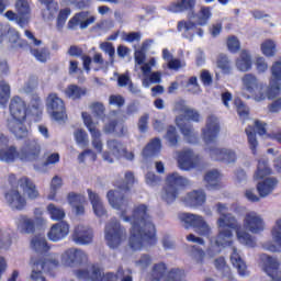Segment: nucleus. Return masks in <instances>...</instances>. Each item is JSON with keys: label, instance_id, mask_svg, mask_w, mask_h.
I'll use <instances>...</instances> for the list:
<instances>
[{"label": "nucleus", "instance_id": "nucleus-62", "mask_svg": "<svg viewBox=\"0 0 281 281\" xmlns=\"http://www.w3.org/2000/svg\"><path fill=\"white\" fill-rule=\"evenodd\" d=\"M109 104H112L113 106H117L119 109H122L124 104H126V100L124 97L120 94H112L109 98Z\"/></svg>", "mask_w": 281, "mask_h": 281}, {"label": "nucleus", "instance_id": "nucleus-27", "mask_svg": "<svg viewBox=\"0 0 281 281\" xmlns=\"http://www.w3.org/2000/svg\"><path fill=\"white\" fill-rule=\"evenodd\" d=\"M69 235V224L66 222H58L54 224L49 232L47 233L48 238L53 243H58V240H63V238H67Z\"/></svg>", "mask_w": 281, "mask_h": 281}, {"label": "nucleus", "instance_id": "nucleus-12", "mask_svg": "<svg viewBox=\"0 0 281 281\" xmlns=\"http://www.w3.org/2000/svg\"><path fill=\"white\" fill-rule=\"evenodd\" d=\"M31 263H32L31 280L47 281L45 280V277H43V273H48L50 276H54V269L58 267V259L36 260L32 258Z\"/></svg>", "mask_w": 281, "mask_h": 281}, {"label": "nucleus", "instance_id": "nucleus-53", "mask_svg": "<svg viewBox=\"0 0 281 281\" xmlns=\"http://www.w3.org/2000/svg\"><path fill=\"white\" fill-rule=\"evenodd\" d=\"M10 100V85L5 81L0 82V106H5Z\"/></svg>", "mask_w": 281, "mask_h": 281}, {"label": "nucleus", "instance_id": "nucleus-35", "mask_svg": "<svg viewBox=\"0 0 281 281\" xmlns=\"http://www.w3.org/2000/svg\"><path fill=\"white\" fill-rule=\"evenodd\" d=\"M88 196L90 199L95 216H104V214H106V210L104 209V204L102 203V199H100V195L91 191V189H88Z\"/></svg>", "mask_w": 281, "mask_h": 281}, {"label": "nucleus", "instance_id": "nucleus-26", "mask_svg": "<svg viewBox=\"0 0 281 281\" xmlns=\"http://www.w3.org/2000/svg\"><path fill=\"white\" fill-rule=\"evenodd\" d=\"M271 236H272V240L268 241L266 244H263V248L267 249V251H280L281 250V218L277 220L274 223V226L271 229Z\"/></svg>", "mask_w": 281, "mask_h": 281}, {"label": "nucleus", "instance_id": "nucleus-10", "mask_svg": "<svg viewBox=\"0 0 281 281\" xmlns=\"http://www.w3.org/2000/svg\"><path fill=\"white\" fill-rule=\"evenodd\" d=\"M104 236L108 246L111 249H115L120 247L122 244V239L126 238V231L122 228L117 218H112L106 225L104 229Z\"/></svg>", "mask_w": 281, "mask_h": 281}, {"label": "nucleus", "instance_id": "nucleus-59", "mask_svg": "<svg viewBox=\"0 0 281 281\" xmlns=\"http://www.w3.org/2000/svg\"><path fill=\"white\" fill-rule=\"evenodd\" d=\"M75 139L79 146L89 145V138H88L87 132H85L83 130H77L75 132Z\"/></svg>", "mask_w": 281, "mask_h": 281}, {"label": "nucleus", "instance_id": "nucleus-45", "mask_svg": "<svg viewBox=\"0 0 281 281\" xmlns=\"http://www.w3.org/2000/svg\"><path fill=\"white\" fill-rule=\"evenodd\" d=\"M271 175V167H269V161L265 158L258 161L257 170L254 175V179H265Z\"/></svg>", "mask_w": 281, "mask_h": 281}, {"label": "nucleus", "instance_id": "nucleus-36", "mask_svg": "<svg viewBox=\"0 0 281 281\" xmlns=\"http://www.w3.org/2000/svg\"><path fill=\"white\" fill-rule=\"evenodd\" d=\"M15 225L21 234H33L34 232V220L25 215H20L15 220Z\"/></svg>", "mask_w": 281, "mask_h": 281}, {"label": "nucleus", "instance_id": "nucleus-63", "mask_svg": "<svg viewBox=\"0 0 281 281\" xmlns=\"http://www.w3.org/2000/svg\"><path fill=\"white\" fill-rule=\"evenodd\" d=\"M227 47L231 52L236 53L240 49V42L236 36H231L227 40Z\"/></svg>", "mask_w": 281, "mask_h": 281}, {"label": "nucleus", "instance_id": "nucleus-42", "mask_svg": "<svg viewBox=\"0 0 281 281\" xmlns=\"http://www.w3.org/2000/svg\"><path fill=\"white\" fill-rule=\"evenodd\" d=\"M38 1L40 3H43L44 5H46V8L43 9L42 11L43 19H45L46 21L54 19V14L58 12V3L54 2V0H38Z\"/></svg>", "mask_w": 281, "mask_h": 281}, {"label": "nucleus", "instance_id": "nucleus-40", "mask_svg": "<svg viewBox=\"0 0 281 281\" xmlns=\"http://www.w3.org/2000/svg\"><path fill=\"white\" fill-rule=\"evenodd\" d=\"M241 85L244 91L255 93L256 89H258V77H256L254 74H246L241 78Z\"/></svg>", "mask_w": 281, "mask_h": 281}, {"label": "nucleus", "instance_id": "nucleus-31", "mask_svg": "<svg viewBox=\"0 0 281 281\" xmlns=\"http://www.w3.org/2000/svg\"><path fill=\"white\" fill-rule=\"evenodd\" d=\"M18 184L29 199H38V189H36V184L34 183V181H32V179L27 177H22L19 179Z\"/></svg>", "mask_w": 281, "mask_h": 281}, {"label": "nucleus", "instance_id": "nucleus-15", "mask_svg": "<svg viewBox=\"0 0 281 281\" xmlns=\"http://www.w3.org/2000/svg\"><path fill=\"white\" fill-rule=\"evenodd\" d=\"M46 106L52 113V117L56 122H65L67 120V113L65 112V101L56 93H50L46 100Z\"/></svg>", "mask_w": 281, "mask_h": 281}, {"label": "nucleus", "instance_id": "nucleus-5", "mask_svg": "<svg viewBox=\"0 0 281 281\" xmlns=\"http://www.w3.org/2000/svg\"><path fill=\"white\" fill-rule=\"evenodd\" d=\"M188 21L182 20L178 22V32H182L183 38H189L192 41L194 38V30H196V25H207L210 19H212V8L210 7H201L198 13L189 12Z\"/></svg>", "mask_w": 281, "mask_h": 281}, {"label": "nucleus", "instance_id": "nucleus-64", "mask_svg": "<svg viewBox=\"0 0 281 281\" xmlns=\"http://www.w3.org/2000/svg\"><path fill=\"white\" fill-rule=\"evenodd\" d=\"M91 109H92V113H94V115L99 117V120H104V104L93 103L91 105Z\"/></svg>", "mask_w": 281, "mask_h": 281}, {"label": "nucleus", "instance_id": "nucleus-52", "mask_svg": "<svg viewBox=\"0 0 281 281\" xmlns=\"http://www.w3.org/2000/svg\"><path fill=\"white\" fill-rule=\"evenodd\" d=\"M246 135L248 137L249 148L252 155H256V148H258V139L256 138V130L252 126L246 128Z\"/></svg>", "mask_w": 281, "mask_h": 281}, {"label": "nucleus", "instance_id": "nucleus-8", "mask_svg": "<svg viewBox=\"0 0 281 281\" xmlns=\"http://www.w3.org/2000/svg\"><path fill=\"white\" fill-rule=\"evenodd\" d=\"M74 274L78 280H91V281H117V278L124 276V268L117 269V274L113 272H106L102 276V269L100 266H92L90 270L79 269L75 270Z\"/></svg>", "mask_w": 281, "mask_h": 281}, {"label": "nucleus", "instance_id": "nucleus-3", "mask_svg": "<svg viewBox=\"0 0 281 281\" xmlns=\"http://www.w3.org/2000/svg\"><path fill=\"white\" fill-rule=\"evenodd\" d=\"M9 111L12 120L8 121V128L18 139L27 135V127L23 122L27 117V104L21 97H13L9 104Z\"/></svg>", "mask_w": 281, "mask_h": 281}, {"label": "nucleus", "instance_id": "nucleus-58", "mask_svg": "<svg viewBox=\"0 0 281 281\" xmlns=\"http://www.w3.org/2000/svg\"><path fill=\"white\" fill-rule=\"evenodd\" d=\"M100 48L102 49V52L108 54V56H110V63H111V65H113V63H115V60H114L115 47H113V44H111L109 42H104L100 45Z\"/></svg>", "mask_w": 281, "mask_h": 281}, {"label": "nucleus", "instance_id": "nucleus-1", "mask_svg": "<svg viewBox=\"0 0 281 281\" xmlns=\"http://www.w3.org/2000/svg\"><path fill=\"white\" fill-rule=\"evenodd\" d=\"M106 196L111 207L121 212V218L132 225L128 245L133 251H142L146 247L157 245L155 224L148 214V206L146 204L134 206L132 215L128 216L126 215L128 203H131L128 198L121 194L120 191L113 190H110Z\"/></svg>", "mask_w": 281, "mask_h": 281}, {"label": "nucleus", "instance_id": "nucleus-34", "mask_svg": "<svg viewBox=\"0 0 281 281\" xmlns=\"http://www.w3.org/2000/svg\"><path fill=\"white\" fill-rule=\"evenodd\" d=\"M175 110L179 111V113H183L188 120H191V122H201V114L199 111L188 108V105H186V101L177 102Z\"/></svg>", "mask_w": 281, "mask_h": 281}, {"label": "nucleus", "instance_id": "nucleus-23", "mask_svg": "<svg viewBox=\"0 0 281 281\" xmlns=\"http://www.w3.org/2000/svg\"><path fill=\"white\" fill-rule=\"evenodd\" d=\"M82 120L86 124L87 128L90 131V135L92 137V146L95 149L97 153H102V134L93 126V122L91 121V115L87 112H82Z\"/></svg>", "mask_w": 281, "mask_h": 281}, {"label": "nucleus", "instance_id": "nucleus-39", "mask_svg": "<svg viewBox=\"0 0 281 281\" xmlns=\"http://www.w3.org/2000/svg\"><path fill=\"white\" fill-rule=\"evenodd\" d=\"M64 93L66 98H69V100H80V98H85V95H87V89L77 85H69L65 89Z\"/></svg>", "mask_w": 281, "mask_h": 281}, {"label": "nucleus", "instance_id": "nucleus-29", "mask_svg": "<svg viewBox=\"0 0 281 281\" xmlns=\"http://www.w3.org/2000/svg\"><path fill=\"white\" fill-rule=\"evenodd\" d=\"M184 205L187 207H200V205H203L206 201L205 192L202 190L192 191L189 192L183 199H182Z\"/></svg>", "mask_w": 281, "mask_h": 281}, {"label": "nucleus", "instance_id": "nucleus-6", "mask_svg": "<svg viewBox=\"0 0 281 281\" xmlns=\"http://www.w3.org/2000/svg\"><path fill=\"white\" fill-rule=\"evenodd\" d=\"M270 80L267 93L259 92L255 95L256 102H262V100H273L281 93V58L276 60L270 68Z\"/></svg>", "mask_w": 281, "mask_h": 281}, {"label": "nucleus", "instance_id": "nucleus-24", "mask_svg": "<svg viewBox=\"0 0 281 281\" xmlns=\"http://www.w3.org/2000/svg\"><path fill=\"white\" fill-rule=\"evenodd\" d=\"M260 267L269 278L272 280H277L278 278V270L280 269V261L278 259L269 256V255H261L260 257Z\"/></svg>", "mask_w": 281, "mask_h": 281}, {"label": "nucleus", "instance_id": "nucleus-30", "mask_svg": "<svg viewBox=\"0 0 281 281\" xmlns=\"http://www.w3.org/2000/svg\"><path fill=\"white\" fill-rule=\"evenodd\" d=\"M4 199L7 203H9L10 207H12V210H23V207L27 205L25 198L21 195L19 190H11L7 192Z\"/></svg>", "mask_w": 281, "mask_h": 281}, {"label": "nucleus", "instance_id": "nucleus-47", "mask_svg": "<svg viewBox=\"0 0 281 281\" xmlns=\"http://www.w3.org/2000/svg\"><path fill=\"white\" fill-rule=\"evenodd\" d=\"M108 149L112 151L113 157H122L124 155V144L117 139H109L106 142Z\"/></svg>", "mask_w": 281, "mask_h": 281}, {"label": "nucleus", "instance_id": "nucleus-38", "mask_svg": "<svg viewBox=\"0 0 281 281\" xmlns=\"http://www.w3.org/2000/svg\"><path fill=\"white\" fill-rule=\"evenodd\" d=\"M214 267L221 273L222 278H225L227 281L234 280V274H232V269L227 266L225 258L220 257L214 260Z\"/></svg>", "mask_w": 281, "mask_h": 281}, {"label": "nucleus", "instance_id": "nucleus-60", "mask_svg": "<svg viewBox=\"0 0 281 281\" xmlns=\"http://www.w3.org/2000/svg\"><path fill=\"white\" fill-rule=\"evenodd\" d=\"M155 65H157V60L155 59V57H151L147 63L143 64L140 69L143 71L144 78H147L150 74H153L151 71Z\"/></svg>", "mask_w": 281, "mask_h": 281}, {"label": "nucleus", "instance_id": "nucleus-49", "mask_svg": "<svg viewBox=\"0 0 281 281\" xmlns=\"http://www.w3.org/2000/svg\"><path fill=\"white\" fill-rule=\"evenodd\" d=\"M261 52L263 56L273 58L276 56V42L273 40H266L261 44Z\"/></svg>", "mask_w": 281, "mask_h": 281}, {"label": "nucleus", "instance_id": "nucleus-50", "mask_svg": "<svg viewBox=\"0 0 281 281\" xmlns=\"http://www.w3.org/2000/svg\"><path fill=\"white\" fill-rule=\"evenodd\" d=\"M47 212L52 218V221H63L65 218V210L56 206L55 204L47 205Z\"/></svg>", "mask_w": 281, "mask_h": 281}, {"label": "nucleus", "instance_id": "nucleus-61", "mask_svg": "<svg viewBox=\"0 0 281 281\" xmlns=\"http://www.w3.org/2000/svg\"><path fill=\"white\" fill-rule=\"evenodd\" d=\"M235 106L237 109V113L239 117L245 119L247 117V115H249V108H247V105H245V103H243L240 99L235 100Z\"/></svg>", "mask_w": 281, "mask_h": 281}, {"label": "nucleus", "instance_id": "nucleus-56", "mask_svg": "<svg viewBox=\"0 0 281 281\" xmlns=\"http://www.w3.org/2000/svg\"><path fill=\"white\" fill-rule=\"evenodd\" d=\"M71 14V9L65 8L59 11V14L57 16V27L59 30H63L65 27V23H67V20L69 19Z\"/></svg>", "mask_w": 281, "mask_h": 281}, {"label": "nucleus", "instance_id": "nucleus-43", "mask_svg": "<svg viewBox=\"0 0 281 281\" xmlns=\"http://www.w3.org/2000/svg\"><path fill=\"white\" fill-rule=\"evenodd\" d=\"M236 67L239 71H249L251 69V55L247 50H243L236 60Z\"/></svg>", "mask_w": 281, "mask_h": 281}, {"label": "nucleus", "instance_id": "nucleus-44", "mask_svg": "<svg viewBox=\"0 0 281 281\" xmlns=\"http://www.w3.org/2000/svg\"><path fill=\"white\" fill-rule=\"evenodd\" d=\"M161 151V139L154 138L147 146L143 149V157H155Z\"/></svg>", "mask_w": 281, "mask_h": 281}, {"label": "nucleus", "instance_id": "nucleus-32", "mask_svg": "<svg viewBox=\"0 0 281 281\" xmlns=\"http://www.w3.org/2000/svg\"><path fill=\"white\" fill-rule=\"evenodd\" d=\"M194 8H196V0H180L171 3L168 10L175 14H179L180 12H194Z\"/></svg>", "mask_w": 281, "mask_h": 281}, {"label": "nucleus", "instance_id": "nucleus-11", "mask_svg": "<svg viewBox=\"0 0 281 281\" xmlns=\"http://www.w3.org/2000/svg\"><path fill=\"white\" fill-rule=\"evenodd\" d=\"M15 11L9 10L4 13L8 21H15L20 27H25L30 23V14L32 9L30 8V2L27 0L15 1Z\"/></svg>", "mask_w": 281, "mask_h": 281}, {"label": "nucleus", "instance_id": "nucleus-9", "mask_svg": "<svg viewBox=\"0 0 281 281\" xmlns=\"http://www.w3.org/2000/svg\"><path fill=\"white\" fill-rule=\"evenodd\" d=\"M179 220L181 221L183 227L186 229H190L193 227L194 232L200 236H210L212 234V228L210 225L203 220V216L192 214V213H181L179 215Z\"/></svg>", "mask_w": 281, "mask_h": 281}, {"label": "nucleus", "instance_id": "nucleus-48", "mask_svg": "<svg viewBox=\"0 0 281 281\" xmlns=\"http://www.w3.org/2000/svg\"><path fill=\"white\" fill-rule=\"evenodd\" d=\"M63 188V178L55 176L50 181V192L47 196L48 201H56V193Z\"/></svg>", "mask_w": 281, "mask_h": 281}, {"label": "nucleus", "instance_id": "nucleus-20", "mask_svg": "<svg viewBox=\"0 0 281 281\" xmlns=\"http://www.w3.org/2000/svg\"><path fill=\"white\" fill-rule=\"evenodd\" d=\"M213 161H225L234 164L236 161V151L228 148L210 147L205 149Z\"/></svg>", "mask_w": 281, "mask_h": 281}, {"label": "nucleus", "instance_id": "nucleus-2", "mask_svg": "<svg viewBox=\"0 0 281 281\" xmlns=\"http://www.w3.org/2000/svg\"><path fill=\"white\" fill-rule=\"evenodd\" d=\"M38 157H41V144L36 139L26 140L20 151L14 146L0 149V161L5 164H12L16 159H20V161H36Z\"/></svg>", "mask_w": 281, "mask_h": 281}, {"label": "nucleus", "instance_id": "nucleus-54", "mask_svg": "<svg viewBox=\"0 0 281 281\" xmlns=\"http://www.w3.org/2000/svg\"><path fill=\"white\" fill-rule=\"evenodd\" d=\"M217 67L222 70V72L228 75L232 74V65L229 64V59L227 55H218L217 57Z\"/></svg>", "mask_w": 281, "mask_h": 281}, {"label": "nucleus", "instance_id": "nucleus-25", "mask_svg": "<svg viewBox=\"0 0 281 281\" xmlns=\"http://www.w3.org/2000/svg\"><path fill=\"white\" fill-rule=\"evenodd\" d=\"M177 126L180 128L184 139L189 144H196L199 142V134L194 133V128H192V124L190 122H186L183 116H178L176 119Z\"/></svg>", "mask_w": 281, "mask_h": 281}, {"label": "nucleus", "instance_id": "nucleus-16", "mask_svg": "<svg viewBox=\"0 0 281 281\" xmlns=\"http://www.w3.org/2000/svg\"><path fill=\"white\" fill-rule=\"evenodd\" d=\"M218 133H221V124L218 123V117L214 115H210L206 119V125L202 128V138L206 144H214L216 142V137H218Z\"/></svg>", "mask_w": 281, "mask_h": 281}, {"label": "nucleus", "instance_id": "nucleus-17", "mask_svg": "<svg viewBox=\"0 0 281 281\" xmlns=\"http://www.w3.org/2000/svg\"><path fill=\"white\" fill-rule=\"evenodd\" d=\"M243 225L247 232H250V234H260V232H265V220H262V216L255 211L245 214Z\"/></svg>", "mask_w": 281, "mask_h": 281}, {"label": "nucleus", "instance_id": "nucleus-51", "mask_svg": "<svg viewBox=\"0 0 281 281\" xmlns=\"http://www.w3.org/2000/svg\"><path fill=\"white\" fill-rule=\"evenodd\" d=\"M161 82V71H154L148 77L143 78V87L148 89L150 85H159Z\"/></svg>", "mask_w": 281, "mask_h": 281}, {"label": "nucleus", "instance_id": "nucleus-14", "mask_svg": "<svg viewBox=\"0 0 281 281\" xmlns=\"http://www.w3.org/2000/svg\"><path fill=\"white\" fill-rule=\"evenodd\" d=\"M89 261V256L85 250L78 248H68L61 255V265L65 267H82Z\"/></svg>", "mask_w": 281, "mask_h": 281}, {"label": "nucleus", "instance_id": "nucleus-55", "mask_svg": "<svg viewBox=\"0 0 281 281\" xmlns=\"http://www.w3.org/2000/svg\"><path fill=\"white\" fill-rule=\"evenodd\" d=\"M169 146H177L179 144V135H177V128L175 126H169L165 135Z\"/></svg>", "mask_w": 281, "mask_h": 281}, {"label": "nucleus", "instance_id": "nucleus-46", "mask_svg": "<svg viewBox=\"0 0 281 281\" xmlns=\"http://www.w3.org/2000/svg\"><path fill=\"white\" fill-rule=\"evenodd\" d=\"M218 179H221V173L218 170L209 171L204 177V181L207 183L206 188L209 190H218V188H221V184H218Z\"/></svg>", "mask_w": 281, "mask_h": 281}, {"label": "nucleus", "instance_id": "nucleus-37", "mask_svg": "<svg viewBox=\"0 0 281 281\" xmlns=\"http://www.w3.org/2000/svg\"><path fill=\"white\" fill-rule=\"evenodd\" d=\"M68 203L75 209L76 214H85V203H87L85 195L69 193Z\"/></svg>", "mask_w": 281, "mask_h": 281}, {"label": "nucleus", "instance_id": "nucleus-7", "mask_svg": "<svg viewBox=\"0 0 281 281\" xmlns=\"http://www.w3.org/2000/svg\"><path fill=\"white\" fill-rule=\"evenodd\" d=\"M190 186V180L180 176L178 172H173L167 177V186L164 188L161 199L166 203H175L177 196H179V188H186Z\"/></svg>", "mask_w": 281, "mask_h": 281}, {"label": "nucleus", "instance_id": "nucleus-18", "mask_svg": "<svg viewBox=\"0 0 281 281\" xmlns=\"http://www.w3.org/2000/svg\"><path fill=\"white\" fill-rule=\"evenodd\" d=\"M93 23H95V16L90 15L89 11H81L68 21V30H77L78 25L80 30H87Z\"/></svg>", "mask_w": 281, "mask_h": 281}, {"label": "nucleus", "instance_id": "nucleus-33", "mask_svg": "<svg viewBox=\"0 0 281 281\" xmlns=\"http://www.w3.org/2000/svg\"><path fill=\"white\" fill-rule=\"evenodd\" d=\"M277 186L278 179L268 178L257 184V192L262 199H265V196H269V194L276 190Z\"/></svg>", "mask_w": 281, "mask_h": 281}, {"label": "nucleus", "instance_id": "nucleus-57", "mask_svg": "<svg viewBox=\"0 0 281 281\" xmlns=\"http://www.w3.org/2000/svg\"><path fill=\"white\" fill-rule=\"evenodd\" d=\"M135 265L139 269H148V267L153 265V257H150L148 254H144L138 260L135 261Z\"/></svg>", "mask_w": 281, "mask_h": 281}, {"label": "nucleus", "instance_id": "nucleus-21", "mask_svg": "<svg viewBox=\"0 0 281 281\" xmlns=\"http://www.w3.org/2000/svg\"><path fill=\"white\" fill-rule=\"evenodd\" d=\"M72 240L76 245H91L93 243V228L78 225L72 233Z\"/></svg>", "mask_w": 281, "mask_h": 281}, {"label": "nucleus", "instance_id": "nucleus-28", "mask_svg": "<svg viewBox=\"0 0 281 281\" xmlns=\"http://www.w3.org/2000/svg\"><path fill=\"white\" fill-rule=\"evenodd\" d=\"M231 262L233 267L237 269L238 276L241 278H247V276H249L247 263H245V260H243V257H240V251H238L236 247L232 248Z\"/></svg>", "mask_w": 281, "mask_h": 281}, {"label": "nucleus", "instance_id": "nucleus-41", "mask_svg": "<svg viewBox=\"0 0 281 281\" xmlns=\"http://www.w3.org/2000/svg\"><path fill=\"white\" fill-rule=\"evenodd\" d=\"M31 247L36 254H47L49 251V245H47V239L45 236L38 235L32 238Z\"/></svg>", "mask_w": 281, "mask_h": 281}, {"label": "nucleus", "instance_id": "nucleus-4", "mask_svg": "<svg viewBox=\"0 0 281 281\" xmlns=\"http://www.w3.org/2000/svg\"><path fill=\"white\" fill-rule=\"evenodd\" d=\"M227 210V205L223 203L217 204V212L220 214L217 225L220 229H236L237 240L240 245H245L246 247H256V239L251 237L249 233L240 229V224H238L236 217L229 214Z\"/></svg>", "mask_w": 281, "mask_h": 281}, {"label": "nucleus", "instance_id": "nucleus-19", "mask_svg": "<svg viewBox=\"0 0 281 281\" xmlns=\"http://www.w3.org/2000/svg\"><path fill=\"white\" fill-rule=\"evenodd\" d=\"M5 36L9 38L11 47H27V42L25 40H21V35L16 30L11 29L8 25L0 24V43H3V38Z\"/></svg>", "mask_w": 281, "mask_h": 281}, {"label": "nucleus", "instance_id": "nucleus-22", "mask_svg": "<svg viewBox=\"0 0 281 281\" xmlns=\"http://www.w3.org/2000/svg\"><path fill=\"white\" fill-rule=\"evenodd\" d=\"M178 166L180 170H192L199 166V157L193 150L183 149L178 154Z\"/></svg>", "mask_w": 281, "mask_h": 281}, {"label": "nucleus", "instance_id": "nucleus-13", "mask_svg": "<svg viewBox=\"0 0 281 281\" xmlns=\"http://www.w3.org/2000/svg\"><path fill=\"white\" fill-rule=\"evenodd\" d=\"M232 238H234V233L232 229L220 228L215 239H211V246L207 249V255L214 257L221 251V249H225V247H232Z\"/></svg>", "mask_w": 281, "mask_h": 281}]
</instances>
